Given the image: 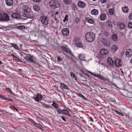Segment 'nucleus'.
<instances>
[{
  "instance_id": "nucleus-1",
  "label": "nucleus",
  "mask_w": 132,
  "mask_h": 132,
  "mask_svg": "<svg viewBox=\"0 0 132 132\" xmlns=\"http://www.w3.org/2000/svg\"><path fill=\"white\" fill-rule=\"evenodd\" d=\"M22 9L23 11L22 16L26 18L25 19H26L27 18H30L32 17V12L28 6L24 5L22 6Z\"/></svg>"
},
{
  "instance_id": "nucleus-2",
  "label": "nucleus",
  "mask_w": 132,
  "mask_h": 132,
  "mask_svg": "<svg viewBox=\"0 0 132 132\" xmlns=\"http://www.w3.org/2000/svg\"><path fill=\"white\" fill-rule=\"evenodd\" d=\"M95 34L92 32H87L85 35L86 40L89 42H93L95 40Z\"/></svg>"
},
{
  "instance_id": "nucleus-3",
  "label": "nucleus",
  "mask_w": 132,
  "mask_h": 132,
  "mask_svg": "<svg viewBox=\"0 0 132 132\" xmlns=\"http://www.w3.org/2000/svg\"><path fill=\"white\" fill-rule=\"evenodd\" d=\"M10 20L9 15L6 13L2 14L0 13V21L3 22H7Z\"/></svg>"
},
{
  "instance_id": "nucleus-4",
  "label": "nucleus",
  "mask_w": 132,
  "mask_h": 132,
  "mask_svg": "<svg viewBox=\"0 0 132 132\" xmlns=\"http://www.w3.org/2000/svg\"><path fill=\"white\" fill-rule=\"evenodd\" d=\"M49 5L53 9L59 8L60 6L59 3L55 0H52L49 3Z\"/></svg>"
},
{
  "instance_id": "nucleus-5",
  "label": "nucleus",
  "mask_w": 132,
  "mask_h": 132,
  "mask_svg": "<svg viewBox=\"0 0 132 132\" xmlns=\"http://www.w3.org/2000/svg\"><path fill=\"white\" fill-rule=\"evenodd\" d=\"M40 20L41 23L43 25L47 26L49 20L46 16H42L40 18Z\"/></svg>"
},
{
  "instance_id": "nucleus-6",
  "label": "nucleus",
  "mask_w": 132,
  "mask_h": 132,
  "mask_svg": "<svg viewBox=\"0 0 132 132\" xmlns=\"http://www.w3.org/2000/svg\"><path fill=\"white\" fill-rule=\"evenodd\" d=\"M62 49L65 53L70 54L72 55L70 49L68 47L67 45H64L60 46Z\"/></svg>"
},
{
  "instance_id": "nucleus-7",
  "label": "nucleus",
  "mask_w": 132,
  "mask_h": 132,
  "mask_svg": "<svg viewBox=\"0 0 132 132\" xmlns=\"http://www.w3.org/2000/svg\"><path fill=\"white\" fill-rule=\"evenodd\" d=\"M11 17L12 18L17 20L20 19V16L19 13L16 12L13 13L11 15Z\"/></svg>"
},
{
  "instance_id": "nucleus-8",
  "label": "nucleus",
  "mask_w": 132,
  "mask_h": 132,
  "mask_svg": "<svg viewBox=\"0 0 132 132\" xmlns=\"http://www.w3.org/2000/svg\"><path fill=\"white\" fill-rule=\"evenodd\" d=\"M77 5L79 7L82 8H85L86 6V4L85 2L81 1H78L77 3Z\"/></svg>"
},
{
  "instance_id": "nucleus-9",
  "label": "nucleus",
  "mask_w": 132,
  "mask_h": 132,
  "mask_svg": "<svg viewBox=\"0 0 132 132\" xmlns=\"http://www.w3.org/2000/svg\"><path fill=\"white\" fill-rule=\"evenodd\" d=\"M102 44L105 46H108L110 45V43L107 39L105 38H102L101 40Z\"/></svg>"
},
{
  "instance_id": "nucleus-10",
  "label": "nucleus",
  "mask_w": 132,
  "mask_h": 132,
  "mask_svg": "<svg viewBox=\"0 0 132 132\" xmlns=\"http://www.w3.org/2000/svg\"><path fill=\"white\" fill-rule=\"evenodd\" d=\"M42 95L40 94H37L36 97L34 98V100L37 102H39L42 99Z\"/></svg>"
},
{
  "instance_id": "nucleus-11",
  "label": "nucleus",
  "mask_w": 132,
  "mask_h": 132,
  "mask_svg": "<svg viewBox=\"0 0 132 132\" xmlns=\"http://www.w3.org/2000/svg\"><path fill=\"white\" fill-rule=\"evenodd\" d=\"M121 61L120 59H116L115 60L114 63L115 65L117 67H120L121 66Z\"/></svg>"
},
{
  "instance_id": "nucleus-12",
  "label": "nucleus",
  "mask_w": 132,
  "mask_h": 132,
  "mask_svg": "<svg viewBox=\"0 0 132 132\" xmlns=\"http://www.w3.org/2000/svg\"><path fill=\"white\" fill-rule=\"evenodd\" d=\"M100 52L101 55H104L108 53V51L105 49H102L100 50Z\"/></svg>"
},
{
  "instance_id": "nucleus-13",
  "label": "nucleus",
  "mask_w": 132,
  "mask_h": 132,
  "mask_svg": "<svg viewBox=\"0 0 132 132\" xmlns=\"http://www.w3.org/2000/svg\"><path fill=\"white\" fill-rule=\"evenodd\" d=\"M107 62L108 64L110 66H113L114 65V61L111 57H108V58Z\"/></svg>"
},
{
  "instance_id": "nucleus-14",
  "label": "nucleus",
  "mask_w": 132,
  "mask_h": 132,
  "mask_svg": "<svg viewBox=\"0 0 132 132\" xmlns=\"http://www.w3.org/2000/svg\"><path fill=\"white\" fill-rule=\"evenodd\" d=\"M5 2L6 5L8 6H12L13 4V0H5Z\"/></svg>"
},
{
  "instance_id": "nucleus-15",
  "label": "nucleus",
  "mask_w": 132,
  "mask_h": 132,
  "mask_svg": "<svg viewBox=\"0 0 132 132\" xmlns=\"http://www.w3.org/2000/svg\"><path fill=\"white\" fill-rule=\"evenodd\" d=\"M62 32L64 35L67 36L69 34V31L68 28H64L62 30Z\"/></svg>"
},
{
  "instance_id": "nucleus-16",
  "label": "nucleus",
  "mask_w": 132,
  "mask_h": 132,
  "mask_svg": "<svg viewBox=\"0 0 132 132\" xmlns=\"http://www.w3.org/2000/svg\"><path fill=\"white\" fill-rule=\"evenodd\" d=\"M126 56L129 57L132 55V50L130 49L127 50L126 52Z\"/></svg>"
},
{
  "instance_id": "nucleus-17",
  "label": "nucleus",
  "mask_w": 132,
  "mask_h": 132,
  "mask_svg": "<svg viewBox=\"0 0 132 132\" xmlns=\"http://www.w3.org/2000/svg\"><path fill=\"white\" fill-rule=\"evenodd\" d=\"M117 25L120 27V29H123L125 28V24L120 22H119L117 23Z\"/></svg>"
},
{
  "instance_id": "nucleus-18",
  "label": "nucleus",
  "mask_w": 132,
  "mask_h": 132,
  "mask_svg": "<svg viewBox=\"0 0 132 132\" xmlns=\"http://www.w3.org/2000/svg\"><path fill=\"white\" fill-rule=\"evenodd\" d=\"M100 19L101 21H104L107 18V17L105 14L102 13L101 14L100 16Z\"/></svg>"
},
{
  "instance_id": "nucleus-19",
  "label": "nucleus",
  "mask_w": 132,
  "mask_h": 132,
  "mask_svg": "<svg viewBox=\"0 0 132 132\" xmlns=\"http://www.w3.org/2000/svg\"><path fill=\"white\" fill-rule=\"evenodd\" d=\"M86 21L87 22L90 24H93L94 23V21L93 20V19H91L89 17H86Z\"/></svg>"
},
{
  "instance_id": "nucleus-20",
  "label": "nucleus",
  "mask_w": 132,
  "mask_h": 132,
  "mask_svg": "<svg viewBox=\"0 0 132 132\" xmlns=\"http://www.w3.org/2000/svg\"><path fill=\"white\" fill-rule=\"evenodd\" d=\"M71 8L72 10L75 11H77L78 10V9L76 5L74 3L72 4Z\"/></svg>"
},
{
  "instance_id": "nucleus-21",
  "label": "nucleus",
  "mask_w": 132,
  "mask_h": 132,
  "mask_svg": "<svg viewBox=\"0 0 132 132\" xmlns=\"http://www.w3.org/2000/svg\"><path fill=\"white\" fill-rule=\"evenodd\" d=\"M81 40L80 38L76 37L74 38L73 40L74 43L76 44L79 42L81 41Z\"/></svg>"
},
{
  "instance_id": "nucleus-22",
  "label": "nucleus",
  "mask_w": 132,
  "mask_h": 132,
  "mask_svg": "<svg viewBox=\"0 0 132 132\" xmlns=\"http://www.w3.org/2000/svg\"><path fill=\"white\" fill-rule=\"evenodd\" d=\"M118 48V47L116 45H113L111 47V50L112 52H114L117 51Z\"/></svg>"
},
{
  "instance_id": "nucleus-23",
  "label": "nucleus",
  "mask_w": 132,
  "mask_h": 132,
  "mask_svg": "<svg viewBox=\"0 0 132 132\" xmlns=\"http://www.w3.org/2000/svg\"><path fill=\"white\" fill-rule=\"evenodd\" d=\"M91 13L92 15H97L98 14V11L96 9H93L91 11Z\"/></svg>"
},
{
  "instance_id": "nucleus-24",
  "label": "nucleus",
  "mask_w": 132,
  "mask_h": 132,
  "mask_svg": "<svg viewBox=\"0 0 132 132\" xmlns=\"http://www.w3.org/2000/svg\"><path fill=\"white\" fill-rule=\"evenodd\" d=\"M62 114H63L69 116H70V113L69 112L65 109L62 110Z\"/></svg>"
},
{
  "instance_id": "nucleus-25",
  "label": "nucleus",
  "mask_w": 132,
  "mask_h": 132,
  "mask_svg": "<svg viewBox=\"0 0 132 132\" xmlns=\"http://www.w3.org/2000/svg\"><path fill=\"white\" fill-rule=\"evenodd\" d=\"M122 10L124 13H127L128 12L129 9L127 7L125 6L122 8Z\"/></svg>"
},
{
  "instance_id": "nucleus-26",
  "label": "nucleus",
  "mask_w": 132,
  "mask_h": 132,
  "mask_svg": "<svg viewBox=\"0 0 132 132\" xmlns=\"http://www.w3.org/2000/svg\"><path fill=\"white\" fill-rule=\"evenodd\" d=\"M61 86L62 89H69V87L64 84L61 83Z\"/></svg>"
},
{
  "instance_id": "nucleus-27",
  "label": "nucleus",
  "mask_w": 132,
  "mask_h": 132,
  "mask_svg": "<svg viewBox=\"0 0 132 132\" xmlns=\"http://www.w3.org/2000/svg\"><path fill=\"white\" fill-rule=\"evenodd\" d=\"M33 9L36 11H38L40 10V7L38 5H35L33 7Z\"/></svg>"
},
{
  "instance_id": "nucleus-28",
  "label": "nucleus",
  "mask_w": 132,
  "mask_h": 132,
  "mask_svg": "<svg viewBox=\"0 0 132 132\" xmlns=\"http://www.w3.org/2000/svg\"><path fill=\"white\" fill-rule=\"evenodd\" d=\"M115 11L113 9H110L109 10V14L111 15H113Z\"/></svg>"
},
{
  "instance_id": "nucleus-29",
  "label": "nucleus",
  "mask_w": 132,
  "mask_h": 132,
  "mask_svg": "<svg viewBox=\"0 0 132 132\" xmlns=\"http://www.w3.org/2000/svg\"><path fill=\"white\" fill-rule=\"evenodd\" d=\"M77 94L78 95V96L80 97L84 100H87V99L81 94L80 93H77Z\"/></svg>"
},
{
  "instance_id": "nucleus-30",
  "label": "nucleus",
  "mask_w": 132,
  "mask_h": 132,
  "mask_svg": "<svg viewBox=\"0 0 132 132\" xmlns=\"http://www.w3.org/2000/svg\"><path fill=\"white\" fill-rule=\"evenodd\" d=\"M24 58L27 60H28L29 61L31 62L32 61H33L32 58V57L30 56V57H29L28 56H26Z\"/></svg>"
},
{
  "instance_id": "nucleus-31",
  "label": "nucleus",
  "mask_w": 132,
  "mask_h": 132,
  "mask_svg": "<svg viewBox=\"0 0 132 132\" xmlns=\"http://www.w3.org/2000/svg\"><path fill=\"white\" fill-rule=\"evenodd\" d=\"M17 28L21 30H22L26 28V27L24 26H17L16 27Z\"/></svg>"
},
{
  "instance_id": "nucleus-32",
  "label": "nucleus",
  "mask_w": 132,
  "mask_h": 132,
  "mask_svg": "<svg viewBox=\"0 0 132 132\" xmlns=\"http://www.w3.org/2000/svg\"><path fill=\"white\" fill-rule=\"evenodd\" d=\"M76 45L77 47H81L83 46L81 43V41L79 42L77 44H76Z\"/></svg>"
},
{
  "instance_id": "nucleus-33",
  "label": "nucleus",
  "mask_w": 132,
  "mask_h": 132,
  "mask_svg": "<svg viewBox=\"0 0 132 132\" xmlns=\"http://www.w3.org/2000/svg\"><path fill=\"white\" fill-rule=\"evenodd\" d=\"M99 78L105 81H109V79L105 78L102 76H100L99 77Z\"/></svg>"
},
{
  "instance_id": "nucleus-34",
  "label": "nucleus",
  "mask_w": 132,
  "mask_h": 132,
  "mask_svg": "<svg viewBox=\"0 0 132 132\" xmlns=\"http://www.w3.org/2000/svg\"><path fill=\"white\" fill-rule=\"evenodd\" d=\"M70 76L76 80L77 81V78L73 73H70Z\"/></svg>"
},
{
  "instance_id": "nucleus-35",
  "label": "nucleus",
  "mask_w": 132,
  "mask_h": 132,
  "mask_svg": "<svg viewBox=\"0 0 132 132\" xmlns=\"http://www.w3.org/2000/svg\"><path fill=\"white\" fill-rule=\"evenodd\" d=\"M108 25L110 28H112V22L110 20H108Z\"/></svg>"
},
{
  "instance_id": "nucleus-36",
  "label": "nucleus",
  "mask_w": 132,
  "mask_h": 132,
  "mask_svg": "<svg viewBox=\"0 0 132 132\" xmlns=\"http://www.w3.org/2000/svg\"><path fill=\"white\" fill-rule=\"evenodd\" d=\"M64 3L65 4L68 5L71 3V2L69 0H63Z\"/></svg>"
},
{
  "instance_id": "nucleus-37",
  "label": "nucleus",
  "mask_w": 132,
  "mask_h": 132,
  "mask_svg": "<svg viewBox=\"0 0 132 132\" xmlns=\"http://www.w3.org/2000/svg\"><path fill=\"white\" fill-rule=\"evenodd\" d=\"M79 59L81 60H84V58H85V57L84 55L82 54H80V55L79 56Z\"/></svg>"
},
{
  "instance_id": "nucleus-38",
  "label": "nucleus",
  "mask_w": 132,
  "mask_h": 132,
  "mask_svg": "<svg viewBox=\"0 0 132 132\" xmlns=\"http://www.w3.org/2000/svg\"><path fill=\"white\" fill-rule=\"evenodd\" d=\"M112 38L114 40H117V35L116 34H114L112 36Z\"/></svg>"
},
{
  "instance_id": "nucleus-39",
  "label": "nucleus",
  "mask_w": 132,
  "mask_h": 132,
  "mask_svg": "<svg viewBox=\"0 0 132 132\" xmlns=\"http://www.w3.org/2000/svg\"><path fill=\"white\" fill-rule=\"evenodd\" d=\"M68 15L67 14H66L64 19L63 20V21L64 22H65L66 21H68Z\"/></svg>"
},
{
  "instance_id": "nucleus-40",
  "label": "nucleus",
  "mask_w": 132,
  "mask_h": 132,
  "mask_svg": "<svg viewBox=\"0 0 132 132\" xmlns=\"http://www.w3.org/2000/svg\"><path fill=\"white\" fill-rule=\"evenodd\" d=\"M52 105L55 107V108L57 109L58 107V106L57 104L56 103H55L53 102Z\"/></svg>"
},
{
  "instance_id": "nucleus-41",
  "label": "nucleus",
  "mask_w": 132,
  "mask_h": 132,
  "mask_svg": "<svg viewBox=\"0 0 132 132\" xmlns=\"http://www.w3.org/2000/svg\"><path fill=\"white\" fill-rule=\"evenodd\" d=\"M5 89H6V90L7 91L11 93L13 95H14V94L12 92L11 90V89L10 88H6Z\"/></svg>"
},
{
  "instance_id": "nucleus-42",
  "label": "nucleus",
  "mask_w": 132,
  "mask_h": 132,
  "mask_svg": "<svg viewBox=\"0 0 132 132\" xmlns=\"http://www.w3.org/2000/svg\"><path fill=\"white\" fill-rule=\"evenodd\" d=\"M10 108L11 109H13L15 110L17 112H18V110L16 109L14 106H9Z\"/></svg>"
},
{
  "instance_id": "nucleus-43",
  "label": "nucleus",
  "mask_w": 132,
  "mask_h": 132,
  "mask_svg": "<svg viewBox=\"0 0 132 132\" xmlns=\"http://www.w3.org/2000/svg\"><path fill=\"white\" fill-rule=\"evenodd\" d=\"M11 44L12 45V46H13L15 49H18V46L14 44L13 43H11Z\"/></svg>"
},
{
  "instance_id": "nucleus-44",
  "label": "nucleus",
  "mask_w": 132,
  "mask_h": 132,
  "mask_svg": "<svg viewBox=\"0 0 132 132\" xmlns=\"http://www.w3.org/2000/svg\"><path fill=\"white\" fill-rule=\"evenodd\" d=\"M14 59L16 61H18L20 62H23V61H22V60L20 59L19 58L17 57H15V58Z\"/></svg>"
},
{
  "instance_id": "nucleus-45",
  "label": "nucleus",
  "mask_w": 132,
  "mask_h": 132,
  "mask_svg": "<svg viewBox=\"0 0 132 132\" xmlns=\"http://www.w3.org/2000/svg\"><path fill=\"white\" fill-rule=\"evenodd\" d=\"M43 105L44 107L48 108H51V106L48 105L45 103L43 104Z\"/></svg>"
},
{
  "instance_id": "nucleus-46",
  "label": "nucleus",
  "mask_w": 132,
  "mask_h": 132,
  "mask_svg": "<svg viewBox=\"0 0 132 132\" xmlns=\"http://www.w3.org/2000/svg\"><path fill=\"white\" fill-rule=\"evenodd\" d=\"M29 120L31 122L33 123L35 125H37V123H36L33 119H30Z\"/></svg>"
},
{
  "instance_id": "nucleus-47",
  "label": "nucleus",
  "mask_w": 132,
  "mask_h": 132,
  "mask_svg": "<svg viewBox=\"0 0 132 132\" xmlns=\"http://www.w3.org/2000/svg\"><path fill=\"white\" fill-rule=\"evenodd\" d=\"M89 73H90L91 74H92V75H93V76H94L95 77H97L99 78V77L100 76H98V75H96V74H94L93 73L91 72H89Z\"/></svg>"
},
{
  "instance_id": "nucleus-48",
  "label": "nucleus",
  "mask_w": 132,
  "mask_h": 132,
  "mask_svg": "<svg viewBox=\"0 0 132 132\" xmlns=\"http://www.w3.org/2000/svg\"><path fill=\"white\" fill-rule=\"evenodd\" d=\"M128 27L129 28H132V22H130L128 24Z\"/></svg>"
},
{
  "instance_id": "nucleus-49",
  "label": "nucleus",
  "mask_w": 132,
  "mask_h": 132,
  "mask_svg": "<svg viewBox=\"0 0 132 132\" xmlns=\"http://www.w3.org/2000/svg\"><path fill=\"white\" fill-rule=\"evenodd\" d=\"M79 18L78 17L76 18L75 20V22L77 23H78L79 22Z\"/></svg>"
},
{
  "instance_id": "nucleus-50",
  "label": "nucleus",
  "mask_w": 132,
  "mask_h": 132,
  "mask_svg": "<svg viewBox=\"0 0 132 132\" xmlns=\"http://www.w3.org/2000/svg\"><path fill=\"white\" fill-rule=\"evenodd\" d=\"M116 113L119 115H120L122 116H123L124 114L123 113L118 111L116 110Z\"/></svg>"
},
{
  "instance_id": "nucleus-51",
  "label": "nucleus",
  "mask_w": 132,
  "mask_h": 132,
  "mask_svg": "<svg viewBox=\"0 0 132 132\" xmlns=\"http://www.w3.org/2000/svg\"><path fill=\"white\" fill-rule=\"evenodd\" d=\"M62 110L58 109L57 110V112L58 114H62Z\"/></svg>"
},
{
  "instance_id": "nucleus-52",
  "label": "nucleus",
  "mask_w": 132,
  "mask_h": 132,
  "mask_svg": "<svg viewBox=\"0 0 132 132\" xmlns=\"http://www.w3.org/2000/svg\"><path fill=\"white\" fill-rule=\"evenodd\" d=\"M100 2L102 3H104L106 2L107 0H100Z\"/></svg>"
},
{
  "instance_id": "nucleus-53",
  "label": "nucleus",
  "mask_w": 132,
  "mask_h": 132,
  "mask_svg": "<svg viewBox=\"0 0 132 132\" xmlns=\"http://www.w3.org/2000/svg\"><path fill=\"white\" fill-rule=\"evenodd\" d=\"M57 59L58 62H59L62 60V59H61V57L59 56H57Z\"/></svg>"
},
{
  "instance_id": "nucleus-54",
  "label": "nucleus",
  "mask_w": 132,
  "mask_h": 132,
  "mask_svg": "<svg viewBox=\"0 0 132 132\" xmlns=\"http://www.w3.org/2000/svg\"><path fill=\"white\" fill-rule=\"evenodd\" d=\"M60 117L62 118V120L64 121V122H66V120L65 118L63 116H60Z\"/></svg>"
},
{
  "instance_id": "nucleus-55",
  "label": "nucleus",
  "mask_w": 132,
  "mask_h": 132,
  "mask_svg": "<svg viewBox=\"0 0 132 132\" xmlns=\"http://www.w3.org/2000/svg\"><path fill=\"white\" fill-rule=\"evenodd\" d=\"M129 18L130 20H132V13H131L129 15Z\"/></svg>"
},
{
  "instance_id": "nucleus-56",
  "label": "nucleus",
  "mask_w": 132,
  "mask_h": 132,
  "mask_svg": "<svg viewBox=\"0 0 132 132\" xmlns=\"http://www.w3.org/2000/svg\"><path fill=\"white\" fill-rule=\"evenodd\" d=\"M35 3H38L40 2L41 0H32Z\"/></svg>"
},
{
  "instance_id": "nucleus-57",
  "label": "nucleus",
  "mask_w": 132,
  "mask_h": 132,
  "mask_svg": "<svg viewBox=\"0 0 132 132\" xmlns=\"http://www.w3.org/2000/svg\"><path fill=\"white\" fill-rule=\"evenodd\" d=\"M5 100H6L7 101H12L11 99H10L9 98H6L5 99Z\"/></svg>"
},
{
  "instance_id": "nucleus-58",
  "label": "nucleus",
  "mask_w": 132,
  "mask_h": 132,
  "mask_svg": "<svg viewBox=\"0 0 132 132\" xmlns=\"http://www.w3.org/2000/svg\"><path fill=\"white\" fill-rule=\"evenodd\" d=\"M0 98H1L3 100H5V99L6 98L5 97H4L3 96H1Z\"/></svg>"
},
{
  "instance_id": "nucleus-59",
  "label": "nucleus",
  "mask_w": 132,
  "mask_h": 132,
  "mask_svg": "<svg viewBox=\"0 0 132 132\" xmlns=\"http://www.w3.org/2000/svg\"><path fill=\"white\" fill-rule=\"evenodd\" d=\"M110 100L111 101L113 102H115L116 101L115 99L113 98H111Z\"/></svg>"
},
{
  "instance_id": "nucleus-60",
  "label": "nucleus",
  "mask_w": 132,
  "mask_h": 132,
  "mask_svg": "<svg viewBox=\"0 0 132 132\" xmlns=\"http://www.w3.org/2000/svg\"><path fill=\"white\" fill-rule=\"evenodd\" d=\"M89 118L90 119V121H92L93 122L94 121H93V119L92 118L90 117Z\"/></svg>"
},
{
  "instance_id": "nucleus-61",
  "label": "nucleus",
  "mask_w": 132,
  "mask_h": 132,
  "mask_svg": "<svg viewBox=\"0 0 132 132\" xmlns=\"http://www.w3.org/2000/svg\"><path fill=\"white\" fill-rule=\"evenodd\" d=\"M11 56H13V57H14L15 58V57H16L14 54H11Z\"/></svg>"
},
{
  "instance_id": "nucleus-62",
  "label": "nucleus",
  "mask_w": 132,
  "mask_h": 132,
  "mask_svg": "<svg viewBox=\"0 0 132 132\" xmlns=\"http://www.w3.org/2000/svg\"><path fill=\"white\" fill-rule=\"evenodd\" d=\"M66 57H67L68 58V59H70V60H71V59L72 58H71V57H70L69 56H67V55H66Z\"/></svg>"
},
{
  "instance_id": "nucleus-63",
  "label": "nucleus",
  "mask_w": 132,
  "mask_h": 132,
  "mask_svg": "<svg viewBox=\"0 0 132 132\" xmlns=\"http://www.w3.org/2000/svg\"><path fill=\"white\" fill-rule=\"evenodd\" d=\"M70 60L73 62H75V60H74V59L72 58H71Z\"/></svg>"
},
{
  "instance_id": "nucleus-64",
  "label": "nucleus",
  "mask_w": 132,
  "mask_h": 132,
  "mask_svg": "<svg viewBox=\"0 0 132 132\" xmlns=\"http://www.w3.org/2000/svg\"><path fill=\"white\" fill-rule=\"evenodd\" d=\"M18 70L20 72H22L23 71V70L21 69H19Z\"/></svg>"
}]
</instances>
